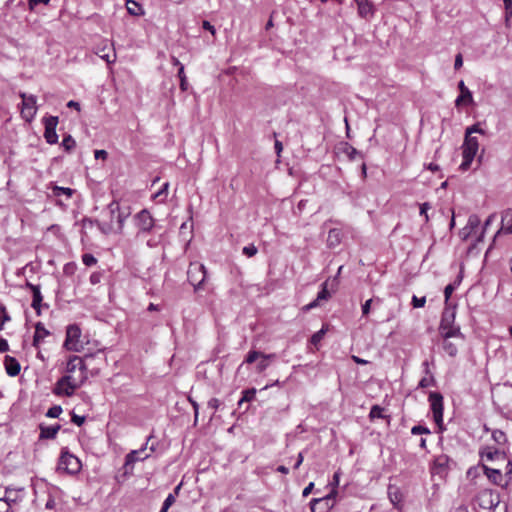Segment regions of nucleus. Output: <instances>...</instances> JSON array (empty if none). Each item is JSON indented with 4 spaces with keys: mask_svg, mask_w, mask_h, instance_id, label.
Instances as JSON below:
<instances>
[{
    "mask_svg": "<svg viewBox=\"0 0 512 512\" xmlns=\"http://www.w3.org/2000/svg\"><path fill=\"white\" fill-rule=\"evenodd\" d=\"M259 359L260 360L256 365V371L258 373H262L268 368V366L270 365V361L276 359V354L275 353H271V354L262 353V355L260 356Z\"/></svg>",
    "mask_w": 512,
    "mask_h": 512,
    "instance_id": "nucleus-23",
    "label": "nucleus"
},
{
    "mask_svg": "<svg viewBox=\"0 0 512 512\" xmlns=\"http://www.w3.org/2000/svg\"><path fill=\"white\" fill-rule=\"evenodd\" d=\"M82 262L86 266H93L97 263V259L92 254L86 253L82 256Z\"/></svg>",
    "mask_w": 512,
    "mask_h": 512,
    "instance_id": "nucleus-47",
    "label": "nucleus"
},
{
    "mask_svg": "<svg viewBox=\"0 0 512 512\" xmlns=\"http://www.w3.org/2000/svg\"><path fill=\"white\" fill-rule=\"evenodd\" d=\"M178 77L180 79V88L182 91H186L188 88V82L187 78L184 72V65H180V68L178 70Z\"/></svg>",
    "mask_w": 512,
    "mask_h": 512,
    "instance_id": "nucleus-36",
    "label": "nucleus"
},
{
    "mask_svg": "<svg viewBox=\"0 0 512 512\" xmlns=\"http://www.w3.org/2000/svg\"><path fill=\"white\" fill-rule=\"evenodd\" d=\"M383 410L384 409L379 405H373L369 413L370 419L373 420L375 418H384Z\"/></svg>",
    "mask_w": 512,
    "mask_h": 512,
    "instance_id": "nucleus-38",
    "label": "nucleus"
},
{
    "mask_svg": "<svg viewBox=\"0 0 512 512\" xmlns=\"http://www.w3.org/2000/svg\"><path fill=\"white\" fill-rule=\"evenodd\" d=\"M10 505L2 498H0V512H9Z\"/></svg>",
    "mask_w": 512,
    "mask_h": 512,
    "instance_id": "nucleus-62",
    "label": "nucleus"
},
{
    "mask_svg": "<svg viewBox=\"0 0 512 512\" xmlns=\"http://www.w3.org/2000/svg\"><path fill=\"white\" fill-rule=\"evenodd\" d=\"M425 303H426V297L419 298L416 295H413L412 306L414 308H422V307H424Z\"/></svg>",
    "mask_w": 512,
    "mask_h": 512,
    "instance_id": "nucleus-48",
    "label": "nucleus"
},
{
    "mask_svg": "<svg viewBox=\"0 0 512 512\" xmlns=\"http://www.w3.org/2000/svg\"><path fill=\"white\" fill-rule=\"evenodd\" d=\"M168 188H169V183L168 182L164 183L162 188L154 195V198H159L160 201H163L164 199H166L167 194H168Z\"/></svg>",
    "mask_w": 512,
    "mask_h": 512,
    "instance_id": "nucleus-45",
    "label": "nucleus"
},
{
    "mask_svg": "<svg viewBox=\"0 0 512 512\" xmlns=\"http://www.w3.org/2000/svg\"><path fill=\"white\" fill-rule=\"evenodd\" d=\"M19 491L20 490H17V489H14V488H10V487H7L5 489V495L3 497V499L10 505V507L17 503L18 500H19Z\"/></svg>",
    "mask_w": 512,
    "mask_h": 512,
    "instance_id": "nucleus-27",
    "label": "nucleus"
},
{
    "mask_svg": "<svg viewBox=\"0 0 512 512\" xmlns=\"http://www.w3.org/2000/svg\"><path fill=\"white\" fill-rule=\"evenodd\" d=\"M505 476L507 478V483L512 481V462L509 461L507 464V471L505 473Z\"/></svg>",
    "mask_w": 512,
    "mask_h": 512,
    "instance_id": "nucleus-64",
    "label": "nucleus"
},
{
    "mask_svg": "<svg viewBox=\"0 0 512 512\" xmlns=\"http://www.w3.org/2000/svg\"><path fill=\"white\" fill-rule=\"evenodd\" d=\"M61 145L66 151H71L76 146V142L71 135H67L63 138Z\"/></svg>",
    "mask_w": 512,
    "mask_h": 512,
    "instance_id": "nucleus-37",
    "label": "nucleus"
},
{
    "mask_svg": "<svg viewBox=\"0 0 512 512\" xmlns=\"http://www.w3.org/2000/svg\"><path fill=\"white\" fill-rule=\"evenodd\" d=\"M388 494H389V498H390L391 502L394 505H396L398 502H400L401 495H400V493L397 490L392 491V487H389Z\"/></svg>",
    "mask_w": 512,
    "mask_h": 512,
    "instance_id": "nucleus-49",
    "label": "nucleus"
},
{
    "mask_svg": "<svg viewBox=\"0 0 512 512\" xmlns=\"http://www.w3.org/2000/svg\"><path fill=\"white\" fill-rule=\"evenodd\" d=\"M325 332L326 331L324 329H321L318 332L314 333L311 337V343L313 345H317L323 339Z\"/></svg>",
    "mask_w": 512,
    "mask_h": 512,
    "instance_id": "nucleus-51",
    "label": "nucleus"
},
{
    "mask_svg": "<svg viewBox=\"0 0 512 512\" xmlns=\"http://www.w3.org/2000/svg\"><path fill=\"white\" fill-rule=\"evenodd\" d=\"M512 223V209H507L500 214V224Z\"/></svg>",
    "mask_w": 512,
    "mask_h": 512,
    "instance_id": "nucleus-43",
    "label": "nucleus"
},
{
    "mask_svg": "<svg viewBox=\"0 0 512 512\" xmlns=\"http://www.w3.org/2000/svg\"><path fill=\"white\" fill-rule=\"evenodd\" d=\"M126 8L128 13L132 16H140L144 14L142 6L134 0H127Z\"/></svg>",
    "mask_w": 512,
    "mask_h": 512,
    "instance_id": "nucleus-28",
    "label": "nucleus"
},
{
    "mask_svg": "<svg viewBox=\"0 0 512 512\" xmlns=\"http://www.w3.org/2000/svg\"><path fill=\"white\" fill-rule=\"evenodd\" d=\"M411 433L413 435H419V434H430V430L425 427V426H422V425H416V426H413L412 429H411Z\"/></svg>",
    "mask_w": 512,
    "mask_h": 512,
    "instance_id": "nucleus-46",
    "label": "nucleus"
},
{
    "mask_svg": "<svg viewBox=\"0 0 512 512\" xmlns=\"http://www.w3.org/2000/svg\"><path fill=\"white\" fill-rule=\"evenodd\" d=\"M81 329L76 324L67 326L66 339L64 347L69 351L79 352L83 349V344L80 341Z\"/></svg>",
    "mask_w": 512,
    "mask_h": 512,
    "instance_id": "nucleus-4",
    "label": "nucleus"
},
{
    "mask_svg": "<svg viewBox=\"0 0 512 512\" xmlns=\"http://www.w3.org/2000/svg\"><path fill=\"white\" fill-rule=\"evenodd\" d=\"M336 491L332 490L328 495L321 498H313L310 502L312 512H329L334 506Z\"/></svg>",
    "mask_w": 512,
    "mask_h": 512,
    "instance_id": "nucleus-9",
    "label": "nucleus"
},
{
    "mask_svg": "<svg viewBox=\"0 0 512 512\" xmlns=\"http://www.w3.org/2000/svg\"><path fill=\"white\" fill-rule=\"evenodd\" d=\"M357 5L358 15L361 18L367 19L374 16L375 9L370 0H354Z\"/></svg>",
    "mask_w": 512,
    "mask_h": 512,
    "instance_id": "nucleus-16",
    "label": "nucleus"
},
{
    "mask_svg": "<svg viewBox=\"0 0 512 512\" xmlns=\"http://www.w3.org/2000/svg\"><path fill=\"white\" fill-rule=\"evenodd\" d=\"M61 426L59 424L46 426L44 424L39 425L40 429V439H54L60 430Z\"/></svg>",
    "mask_w": 512,
    "mask_h": 512,
    "instance_id": "nucleus-19",
    "label": "nucleus"
},
{
    "mask_svg": "<svg viewBox=\"0 0 512 512\" xmlns=\"http://www.w3.org/2000/svg\"><path fill=\"white\" fill-rule=\"evenodd\" d=\"M79 386L80 384L72 376L65 375L57 381L53 392L56 395L72 396Z\"/></svg>",
    "mask_w": 512,
    "mask_h": 512,
    "instance_id": "nucleus-6",
    "label": "nucleus"
},
{
    "mask_svg": "<svg viewBox=\"0 0 512 512\" xmlns=\"http://www.w3.org/2000/svg\"><path fill=\"white\" fill-rule=\"evenodd\" d=\"M476 500L482 509L495 510L500 504V495L497 491L484 489L479 492Z\"/></svg>",
    "mask_w": 512,
    "mask_h": 512,
    "instance_id": "nucleus-5",
    "label": "nucleus"
},
{
    "mask_svg": "<svg viewBox=\"0 0 512 512\" xmlns=\"http://www.w3.org/2000/svg\"><path fill=\"white\" fill-rule=\"evenodd\" d=\"M492 438L498 445H504L507 443V436L501 430H494L492 432Z\"/></svg>",
    "mask_w": 512,
    "mask_h": 512,
    "instance_id": "nucleus-34",
    "label": "nucleus"
},
{
    "mask_svg": "<svg viewBox=\"0 0 512 512\" xmlns=\"http://www.w3.org/2000/svg\"><path fill=\"white\" fill-rule=\"evenodd\" d=\"M430 407L435 423L442 429L443 425V396L439 392H430Z\"/></svg>",
    "mask_w": 512,
    "mask_h": 512,
    "instance_id": "nucleus-7",
    "label": "nucleus"
},
{
    "mask_svg": "<svg viewBox=\"0 0 512 512\" xmlns=\"http://www.w3.org/2000/svg\"><path fill=\"white\" fill-rule=\"evenodd\" d=\"M487 226H463L459 231V237L463 241L472 238V234L476 235V240H483Z\"/></svg>",
    "mask_w": 512,
    "mask_h": 512,
    "instance_id": "nucleus-13",
    "label": "nucleus"
},
{
    "mask_svg": "<svg viewBox=\"0 0 512 512\" xmlns=\"http://www.w3.org/2000/svg\"><path fill=\"white\" fill-rule=\"evenodd\" d=\"M152 437L153 436L150 435L147 438V442L145 443V445L142 446L140 449L133 450V451H131L130 453L127 454V456L125 458V464H124L125 473H128L129 470L133 469V464L136 461H143V460H145L146 458L149 457V454H144V452L147 449L148 442L152 439Z\"/></svg>",
    "mask_w": 512,
    "mask_h": 512,
    "instance_id": "nucleus-11",
    "label": "nucleus"
},
{
    "mask_svg": "<svg viewBox=\"0 0 512 512\" xmlns=\"http://www.w3.org/2000/svg\"><path fill=\"white\" fill-rule=\"evenodd\" d=\"M478 148V139L476 137L465 135V139L462 145V155L475 158Z\"/></svg>",
    "mask_w": 512,
    "mask_h": 512,
    "instance_id": "nucleus-15",
    "label": "nucleus"
},
{
    "mask_svg": "<svg viewBox=\"0 0 512 512\" xmlns=\"http://www.w3.org/2000/svg\"><path fill=\"white\" fill-rule=\"evenodd\" d=\"M262 355V352H259V351H256V350H251L248 352V354L246 355V358L244 360V363H247V364H252L254 363L257 359L260 358V356Z\"/></svg>",
    "mask_w": 512,
    "mask_h": 512,
    "instance_id": "nucleus-40",
    "label": "nucleus"
},
{
    "mask_svg": "<svg viewBox=\"0 0 512 512\" xmlns=\"http://www.w3.org/2000/svg\"><path fill=\"white\" fill-rule=\"evenodd\" d=\"M175 495L170 493L166 499L164 500V503H163V507H165V509H169L174 503H175Z\"/></svg>",
    "mask_w": 512,
    "mask_h": 512,
    "instance_id": "nucleus-54",
    "label": "nucleus"
},
{
    "mask_svg": "<svg viewBox=\"0 0 512 512\" xmlns=\"http://www.w3.org/2000/svg\"><path fill=\"white\" fill-rule=\"evenodd\" d=\"M220 405V401L217 398H211L208 401V407L214 410H217Z\"/></svg>",
    "mask_w": 512,
    "mask_h": 512,
    "instance_id": "nucleus-63",
    "label": "nucleus"
},
{
    "mask_svg": "<svg viewBox=\"0 0 512 512\" xmlns=\"http://www.w3.org/2000/svg\"><path fill=\"white\" fill-rule=\"evenodd\" d=\"M4 366L6 373L11 376L15 377L20 373L21 366L18 360L12 356L6 355L4 359Z\"/></svg>",
    "mask_w": 512,
    "mask_h": 512,
    "instance_id": "nucleus-17",
    "label": "nucleus"
},
{
    "mask_svg": "<svg viewBox=\"0 0 512 512\" xmlns=\"http://www.w3.org/2000/svg\"><path fill=\"white\" fill-rule=\"evenodd\" d=\"M76 369L84 371L86 370V366L80 357L71 356L67 362L66 370L68 373H73L76 371Z\"/></svg>",
    "mask_w": 512,
    "mask_h": 512,
    "instance_id": "nucleus-22",
    "label": "nucleus"
},
{
    "mask_svg": "<svg viewBox=\"0 0 512 512\" xmlns=\"http://www.w3.org/2000/svg\"><path fill=\"white\" fill-rule=\"evenodd\" d=\"M449 338H444L443 349L444 351L451 357L456 356L458 349L454 343L448 340Z\"/></svg>",
    "mask_w": 512,
    "mask_h": 512,
    "instance_id": "nucleus-32",
    "label": "nucleus"
},
{
    "mask_svg": "<svg viewBox=\"0 0 512 512\" xmlns=\"http://www.w3.org/2000/svg\"><path fill=\"white\" fill-rule=\"evenodd\" d=\"M1 317H2V322H1V324H0V329H2L4 322H6V321H9V320H10L9 315H8V313L6 312V309H5V307H4L2 304H0V318H1Z\"/></svg>",
    "mask_w": 512,
    "mask_h": 512,
    "instance_id": "nucleus-55",
    "label": "nucleus"
},
{
    "mask_svg": "<svg viewBox=\"0 0 512 512\" xmlns=\"http://www.w3.org/2000/svg\"><path fill=\"white\" fill-rule=\"evenodd\" d=\"M342 230L340 228L334 227L329 230L328 238H327V245L330 248H335L341 243L342 240Z\"/></svg>",
    "mask_w": 512,
    "mask_h": 512,
    "instance_id": "nucleus-20",
    "label": "nucleus"
},
{
    "mask_svg": "<svg viewBox=\"0 0 512 512\" xmlns=\"http://www.w3.org/2000/svg\"><path fill=\"white\" fill-rule=\"evenodd\" d=\"M137 217L142 221L143 223H146L147 221H151L150 213L146 210H142L140 213L137 214Z\"/></svg>",
    "mask_w": 512,
    "mask_h": 512,
    "instance_id": "nucleus-57",
    "label": "nucleus"
},
{
    "mask_svg": "<svg viewBox=\"0 0 512 512\" xmlns=\"http://www.w3.org/2000/svg\"><path fill=\"white\" fill-rule=\"evenodd\" d=\"M480 455L482 459L485 458L486 460L492 461L495 458H498L499 456H503L504 452H501L498 449H492L490 447H487L485 450L480 452Z\"/></svg>",
    "mask_w": 512,
    "mask_h": 512,
    "instance_id": "nucleus-30",
    "label": "nucleus"
},
{
    "mask_svg": "<svg viewBox=\"0 0 512 512\" xmlns=\"http://www.w3.org/2000/svg\"><path fill=\"white\" fill-rule=\"evenodd\" d=\"M33 300L31 306L36 310V312L40 313L41 303H42V295L40 292V286L32 287Z\"/></svg>",
    "mask_w": 512,
    "mask_h": 512,
    "instance_id": "nucleus-29",
    "label": "nucleus"
},
{
    "mask_svg": "<svg viewBox=\"0 0 512 512\" xmlns=\"http://www.w3.org/2000/svg\"><path fill=\"white\" fill-rule=\"evenodd\" d=\"M482 240H476V235L472 234V238H470L467 242H469L468 252L471 253L474 249H476L477 244Z\"/></svg>",
    "mask_w": 512,
    "mask_h": 512,
    "instance_id": "nucleus-56",
    "label": "nucleus"
},
{
    "mask_svg": "<svg viewBox=\"0 0 512 512\" xmlns=\"http://www.w3.org/2000/svg\"><path fill=\"white\" fill-rule=\"evenodd\" d=\"M454 290H455V285L454 284H448L445 287V289H444V296H445L446 302L449 300V298L451 297V294L453 293Z\"/></svg>",
    "mask_w": 512,
    "mask_h": 512,
    "instance_id": "nucleus-58",
    "label": "nucleus"
},
{
    "mask_svg": "<svg viewBox=\"0 0 512 512\" xmlns=\"http://www.w3.org/2000/svg\"><path fill=\"white\" fill-rule=\"evenodd\" d=\"M202 27L205 30H208L212 35H215L216 29L209 21H203Z\"/></svg>",
    "mask_w": 512,
    "mask_h": 512,
    "instance_id": "nucleus-61",
    "label": "nucleus"
},
{
    "mask_svg": "<svg viewBox=\"0 0 512 512\" xmlns=\"http://www.w3.org/2000/svg\"><path fill=\"white\" fill-rule=\"evenodd\" d=\"M343 153L349 158V160H355L361 153L348 143L344 144Z\"/></svg>",
    "mask_w": 512,
    "mask_h": 512,
    "instance_id": "nucleus-31",
    "label": "nucleus"
},
{
    "mask_svg": "<svg viewBox=\"0 0 512 512\" xmlns=\"http://www.w3.org/2000/svg\"><path fill=\"white\" fill-rule=\"evenodd\" d=\"M449 462L450 459L445 454L436 456L433 461V466L431 468L432 474L443 477L447 473Z\"/></svg>",
    "mask_w": 512,
    "mask_h": 512,
    "instance_id": "nucleus-14",
    "label": "nucleus"
},
{
    "mask_svg": "<svg viewBox=\"0 0 512 512\" xmlns=\"http://www.w3.org/2000/svg\"><path fill=\"white\" fill-rule=\"evenodd\" d=\"M484 468V472H485V475L488 477V479L496 484V485H499L501 480H502V473L500 470L498 469H492V468H489L487 466H483Z\"/></svg>",
    "mask_w": 512,
    "mask_h": 512,
    "instance_id": "nucleus-25",
    "label": "nucleus"
},
{
    "mask_svg": "<svg viewBox=\"0 0 512 512\" xmlns=\"http://www.w3.org/2000/svg\"><path fill=\"white\" fill-rule=\"evenodd\" d=\"M423 367L426 376L420 380L418 384V387L420 388H426L435 384V378L430 372L428 361L423 362Z\"/></svg>",
    "mask_w": 512,
    "mask_h": 512,
    "instance_id": "nucleus-21",
    "label": "nucleus"
},
{
    "mask_svg": "<svg viewBox=\"0 0 512 512\" xmlns=\"http://www.w3.org/2000/svg\"><path fill=\"white\" fill-rule=\"evenodd\" d=\"M458 88L460 90V95L455 100V105L460 106L462 103H472L473 97L471 91L465 86L464 81H460L458 83Z\"/></svg>",
    "mask_w": 512,
    "mask_h": 512,
    "instance_id": "nucleus-18",
    "label": "nucleus"
},
{
    "mask_svg": "<svg viewBox=\"0 0 512 512\" xmlns=\"http://www.w3.org/2000/svg\"><path fill=\"white\" fill-rule=\"evenodd\" d=\"M473 133L485 134V131L479 127V124H474L470 127H467L465 135L471 136Z\"/></svg>",
    "mask_w": 512,
    "mask_h": 512,
    "instance_id": "nucleus-50",
    "label": "nucleus"
},
{
    "mask_svg": "<svg viewBox=\"0 0 512 512\" xmlns=\"http://www.w3.org/2000/svg\"><path fill=\"white\" fill-rule=\"evenodd\" d=\"M55 194L56 195H60L61 193L62 194H66L67 196H71L72 195V189L70 188H65V187H55Z\"/></svg>",
    "mask_w": 512,
    "mask_h": 512,
    "instance_id": "nucleus-59",
    "label": "nucleus"
},
{
    "mask_svg": "<svg viewBox=\"0 0 512 512\" xmlns=\"http://www.w3.org/2000/svg\"><path fill=\"white\" fill-rule=\"evenodd\" d=\"M22 99L21 103V116L26 122H32L37 114V97L35 95H28L25 92L19 93Z\"/></svg>",
    "mask_w": 512,
    "mask_h": 512,
    "instance_id": "nucleus-2",
    "label": "nucleus"
},
{
    "mask_svg": "<svg viewBox=\"0 0 512 512\" xmlns=\"http://www.w3.org/2000/svg\"><path fill=\"white\" fill-rule=\"evenodd\" d=\"M44 138L48 144H56L58 142V135L56 133V127L58 125L57 116H49L44 118Z\"/></svg>",
    "mask_w": 512,
    "mask_h": 512,
    "instance_id": "nucleus-12",
    "label": "nucleus"
},
{
    "mask_svg": "<svg viewBox=\"0 0 512 512\" xmlns=\"http://www.w3.org/2000/svg\"><path fill=\"white\" fill-rule=\"evenodd\" d=\"M187 278L190 284L195 287V290L199 289L206 279L205 266L199 263H191L187 271Z\"/></svg>",
    "mask_w": 512,
    "mask_h": 512,
    "instance_id": "nucleus-8",
    "label": "nucleus"
},
{
    "mask_svg": "<svg viewBox=\"0 0 512 512\" xmlns=\"http://www.w3.org/2000/svg\"><path fill=\"white\" fill-rule=\"evenodd\" d=\"M127 210L128 209H125V210L119 209L117 214H115V212L112 210L113 220H115L118 224H123L124 222H126L128 216H129V212Z\"/></svg>",
    "mask_w": 512,
    "mask_h": 512,
    "instance_id": "nucleus-33",
    "label": "nucleus"
},
{
    "mask_svg": "<svg viewBox=\"0 0 512 512\" xmlns=\"http://www.w3.org/2000/svg\"><path fill=\"white\" fill-rule=\"evenodd\" d=\"M455 307H446L442 313L439 330L443 338H464L458 326H454Z\"/></svg>",
    "mask_w": 512,
    "mask_h": 512,
    "instance_id": "nucleus-1",
    "label": "nucleus"
},
{
    "mask_svg": "<svg viewBox=\"0 0 512 512\" xmlns=\"http://www.w3.org/2000/svg\"><path fill=\"white\" fill-rule=\"evenodd\" d=\"M257 253V248L251 244L243 248V254L247 257H253Z\"/></svg>",
    "mask_w": 512,
    "mask_h": 512,
    "instance_id": "nucleus-52",
    "label": "nucleus"
},
{
    "mask_svg": "<svg viewBox=\"0 0 512 512\" xmlns=\"http://www.w3.org/2000/svg\"><path fill=\"white\" fill-rule=\"evenodd\" d=\"M48 335H49V331L45 329L44 325L41 322H38L35 325L33 345L37 347L39 345V343Z\"/></svg>",
    "mask_w": 512,
    "mask_h": 512,
    "instance_id": "nucleus-24",
    "label": "nucleus"
},
{
    "mask_svg": "<svg viewBox=\"0 0 512 512\" xmlns=\"http://www.w3.org/2000/svg\"><path fill=\"white\" fill-rule=\"evenodd\" d=\"M122 226H98V231L103 235L118 234L121 231Z\"/></svg>",
    "mask_w": 512,
    "mask_h": 512,
    "instance_id": "nucleus-35",
    "label": "nucleus"
},
{
    "mask_svg": "<svg viewBox=\"0 0 512 512\" xmlns=\"http://www.w3.org/2000/svg\"><path fill=\"white\" fill-rule=\"evenodd\" d=\"M95 54L105 60L108 64H112L116 61V52L113 44L107 39H103L99 44H97L95 47Z\"/></svg>",
    "mask_w": 512,
    "mask_h": 512,
    "instance_id": "nucleus-10",
    "label": "nucleus"
},
{
    "mask_svg": "<svg viewBox=\"0 0 512 512\" xmlns=\"http://www.w3.org/2000/svg\"><path fill=\"white\" fill-rule=\"evenodd\" d=\"M61 413L62 407L59 405H54L48 409L46 416L49 418H58Z\"/></svg>",
    "mask_w": 512,
    "mask_h": 512,
    "instance_id": "nucleus-41",
    "label": "nucleus"
},
{
    "mask_svg": "<svg viewBox=\"0 0 512 512\" xmlns=\"http://www.w3.org/2000/svg\"><path fill=\"white\" fill-rule=\"evenodd\" d=\"M256 390L255 389H248L243 392L242 398L239 400V405H241L243 402H250L255 398Z\"/></svg>",
    "mask_w": 512,
    "mask_h": 512,
    "instance_id": "nucleus-39",
    "label": "nucleus"
},
{
    "mask_svg": "<svg viewBox=\"0 0 512 512\" xmlns=\"http://www.w3.org/2000/svg\"><path fill=\"white\" fill-rule=\"evenodd\" d=\"M330 297V293L327 289V282H324L322 284V289L321 291H319L318 295H317V298L311 302L310 304H308L306 306V308L309 310V309H312L314 307H316L318 305V302L321 301V300H327L328 298Z\"/></svg>",
    "mask_w": 512,
    "mask_h": 512,
    "instance_id": "nucleus-26",
    "label": "nucleus"
},
{
    "mask_svg": "<svg viewBox=\"0 0 512 512\" xmlns=\"http://www.w3.org/2000/svg\"><path fill=\"white\" fill-rule=\"evenodd\" d=\"M509 234H512V226H500V229L494 235L493 242H495L501 235Z\"/></svg>",
    "mask_w": 512,
    "mask_h": 512,
    "instance_id": "nucleus-44",
    "label": "nucleus"
},
{
    "mask_svg": "<svg viewBox=\"0 0 512 512\" xmlns=\"http://www.w3.org/2000/svg\"><path fill=\"white\" fill-rule=\"evenodd\" d=\"M506 14V25L509 26L510 18L512 17V0H503Z\"/></svg>",
    "mask_w": 512,
    "mask_h": 512,
    "instance_id": "nucleus-42",
    "label": "nucleus"
},
{
    "mask_svg": "<svg viewBox=\"0 0 512 512\" xmlns=\"http://www.w3.org/2000/svg\"><path fill=\"white\" fill-rule=\"evenodd\" d=\"M71 421L74 424H76L77 426H81L84 423V421H85V417L77 415V414H73L72 418H71Z\"/></svg>",
    "mask_w": 512,
    "mask_h": 512,
    "instance_id": "nucleus-60",
    "label": "nucleus"
},
{
    "mask_svg": "<svg viewBox=\"0 0 512 512\" xmlns=\"http://www.w3.org/2000/svg\"><path fill=\"white\" fill-rule=\"evenodd\" d=\"M462 156H463V161H462V163L460 165V169L465 171V170H467L470 167V165H471V163H472L474 158L473 157H468L467 155H462Z\"/></svg>",
    "mask_w": 512,
    "mask_h": 512,
    "instance_id": "nucleus-53",
    "label": "nucleus"
},
{
    "mask_svg": "<svg viewBox=\"0 0 512 512\" xmlns=\"http://www.w3.org/2000/svg\"><path fill=\"white\" fill-rule=\"evenodd\" d=\"M57 470L73 475L81 470V462L76 456L63 450L59 458Z\"/></svg>",
    "mask_w": 512,
    "mask_h": 512,
    "instance_id": "nucleus-3",
    "label": "nucleus"
}]
</instances>
